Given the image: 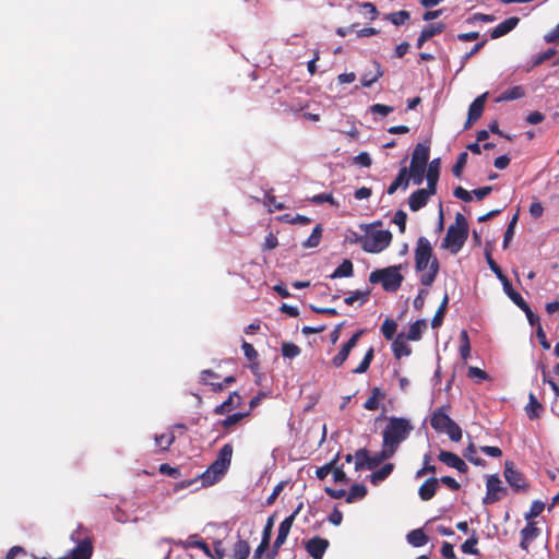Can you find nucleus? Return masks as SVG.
<instances>
[{"label":"nucleus","mask_w":559,"mask_h":559,"mask_svg":"<svg viewBox=\"0 0 559 559\" xmlns=\"http://www.w3.org/2000/svg\"><path fill=\"white\" fill-rule=\"evenodd\" d=\"M411 179L407 168L402 167L393 182L399 185L403 190H406Z\"/></svg>","instance_id":"nucleus-48"},{"label":"nucleus","mask_w":559,"mask_h":559,"mask_svg":"<svg viewBox=\"0 0 559 559\" xmlns=\"http://www.w3.org/2000/svg\"><path fill=\"white\" fill-rule=\"evenodd\" d=\"M370 294V290L367 289L365 292L362 290H355L348 297L344 299L345 304L348 306H352L355 301L361 299V302H366L368 299V296Z\"/></svg>","instance_id":"nucleus-47"},{"label":"nucleus","mask_w":559,"mask_h":559,"mask_svg":"<svg viewBox=\"0 0 559 559\" xmlns=\"http://www.w3.org/2000/svg\"><path fill=\"white\" fill-rule=\"evenodd\" d=\"M247 416V413H235L233 415L227 416L223 421L222 425L224 428H230L231 426L238 424L241 419H243Z\"/></svg>","instance_id":"nucleus-56"},{"label":"nucleus","mask_w":559,"mask_h":559,"mask_svg":"<svg viewBox=\"0 0 559 559\" xmlns=\"http://www.w3.org/2000/svg\"><path fill=\"white\" fill-rule=\"evenodd\" d=\"M467 377L469 379H475L477 382L488 379V374L486 371L481 370L478 367H474V366L468 367Z\"/></svg>","instance_id":"nucleus-53"},{"label":"nucleus","mask_w":559,"mask_h":559,"mask_svg":"<svg viewBox=\"0 0 559 559\" xmlns=\"http://www.w3.org/2000/svg\"><path fill=\"white\" fill-rule=\"evenodd\" d=\"M364 330L357 331L341 348V350L332 359L334 367H341L348 358L352 349L357 345L358 340L364 334Z\"/></svg>","instance_id":"nucleus-12"},{"label":"nucleus","mask_w":559,"mask_h":559,"mask_svg":"<svg viewBox=\"0 0 559 559\" xmlns=\"http://www.w3.org/2000/svg\"><path fill=\"white\" fill-rule=\"evenodd\" d=\"M406 221H407V214L404 211L399 210L395 212L394 217H393V223L399 226V230L401 234L405 233Z\"/></svg>","instance_id":"nucleus-54"},{"label":"nucleus","mask_w":559,"mask_h":559,"mask_svg":"<svg viewBox=\"0 0 559 559\" xmlns=\"http://www.w3.org/2000/svg\"><path fill=\"white\" fill-rule=\"evenodd\" d=\"M439 488V479L436 477L428 478L418 489V495L421 500H430Z\"/></svg>","instance_id":"nucleus-22"},{"label":"nucleus","mask_w":559,"mask_h":559,"mask_svg":"<svg viewBox=\"0 0 559 559\" xmlns=\"http://www.w3.org/2000/svg\"><path fill=\"white\" fill-rule=\"evenodd\" d=\"M382 223L378 221L370 225H360L366 231L364 237V251L368 253H379L388 248L392 241V234L389 230L371 231L373 226H380Z\"/></svg>","instance_id":"nucleus-6"},{"label":"nucleus","mask_w":559,"mask_h":559,"mask_svg":"<svg viewBox=\"0 0 559 559\" xmlns=\"http://www.w3.org/2000/svg\"><path fill=\"white\" fill-rule=\"evenodd\" d=\"M311 202L314 204H322L324 202H329L332 205H335L336 202L334 201V198L331 193H320L316 194L311 198Z\"/></svg>","instance_id":"nucleus-61"},{"label":"nucleus","mask_w":559,"mask_h":559,"mask_svg":"<svg viewBox=\"0 0 559 559\" xmlns=\"http://www.w3.org/2000/svg\"><path fill=\"white\" fill-rule=\"evenodd\" d=\"M393 110V107L383 104H374L370 107L371 112L379 114L381 116H386L391 114Z\"/></svg>","instance_id":"nucleus-63"},{"label":"nucleus","mask_w":559,"mask_h":559,"mask_svg":"<svg viewBox=\"0 0 559 559\" xmlns=\"http://www.w3.org/2000/svg\"><path fill=\"white\" fill-rule=\"evenodd\" d=\"M373 355H374V350L372 347H370L367 353L365 354L361 362L359 364V366L357 368H355L353 370V373H364L366 372L369 367H370V364L373 359Z\"/></svg>","instance_id":"nucleus-43"},{"label":"nucleus","mask_w":559,"mask_h":559,"mask_svg":"<svg viewBox=\"0 0 559 559\" xmlns=\"http://www.w3.org/2000/svg\"><path fill=\"white\" fill-rule=\"evenodd\" d=\"M401 267V265H393L376 270L370 273L369 281L372 284H381L386 292H395L401 287L404 280Z\"/></svg>","instance_id":"nucleus-8"},{"label":"nucleus","mask_w":559,"mask_h":559,"mask_svg":"<svg viewBox=\"0 0 559 559\" xmlns=\"http://www.w3.org/2000/svg\"><path fill=\"white\" fill-rule=\"evenodd\" d=\"M338 459V454H336V456L334 457V460L321 467H319L317 471H316V475L319 479H324L331 472H332V468L335 464V462L337 461Z\"/></svg>","instance_id":"nucleus-58"},{"label":"nucleus","mask_w":559,"mask_h":559,"mask_svg":"<svg viewBox=\"0 0 559 559\" xmlns=\"http://www.w3.org/2000/svg\"><path fill=\"white\" fill-rule=\"evenodd\" d=\"M468 236V227L466 218L463 214L457 213L455 216V224L450 225L447 235L442 240L441 247L450 250L451 253L456 254L464 246Z\"/></svg>","instance_id":"nucleus-3"},{"label":"nucleus","mask_w":559,"mask_h":559,"mask_svg":"<svg viewBox=\"0 0 559 559\" xmlns=\"http://www.w3.org/2000/svg\"><path fill=\"white\" fill-rule=\"evenodd\" d=\"M450 405H443L437 408L430 418L431 427L438 432H444L449 438L457 442L462 439L461 427L448 415Z\"/></svg>","instance_id":"nucleus-4"},{"label":"nucleus","mask_w":559,"mask_h":559,"mask_svg":"<svg viewBox=\"0 0 559 559\" xmlns=\"http://www.w3.org/2000/svg\"><path fill=\"white\" fill-rule=\"evenodd\" d=\"M407 542L414 547H421L428 543V536L421 528L411 531L406 536Z\"/></svg>","instance_id":"nucleus-33"},{"label":"nucleus","mask_w":559,"mask_h":559,"mask_svg":"<svg viewBox=\"0 0 559 559\" xmlns=\"http://www.w3.org/2000/svg\"><path fill=\"white\" fill-rule=\"evenodd\" d=\"M486 260L488 263L489 269L497 275V277L502 281L507 276L502 273L500 266L495 262V260L491 258V254L487 251L486 252Z\"/></svg>","instance_id":"nucleus-59"},{"label":"nucleus","mask_w":559,"mask_h":559,"mask_svg":"<svg viewBox=\"0 0 559 559\" xmlns=\"http://www.w3.org/2000/svg\"><path fill=\"white\" fill-rule=\"evenodd\" d=\"M525 92L524 88L520 85L513 86L511 88H508L503 93H501L497 98L496 102H509V100H515L524 97Z\"/></svg>","instance_id":"nucleus-30"},{"label":"nucleus","mask_w":559,"mask_h":559,"mask_svg":"<svg viewBox=\"0 0 559 559\" xmlns=\"http://www.w3.org/2000/svg\"><path fill=\"white\" fill-rule=\"evenodd\" d=\"M411 17V14L406 10H401L397 12L389 13L385 19L390 21L395 26H401L405 24Z\"/></svg>","instance_id":"nucleus-38"},{"label":"nucleus","mask_w":559,"mask_h":559,"mask_svg":"<svg viewBox=\"0 0 559 559\" xmlns=\"http://www.w3.org/2000/svg\"><path fill=\"white\" fill-rule=\"evenodd\" d=\"M545 504L542 501H534L531 509L525 513V520L530 521L533 518L538 516L544 511Z\"/></svg>","instance_id":"nucleus-55"},{"label":"nucleus","mask_w":559,"mask_h":559,"mask_svg":"<svg viewBox=\"0 0 559 559\" xmlns=\"http://www.w3.org/2000/svg\"><path fill=\"white\" fill-rule=\"evenodd\" d=\"M407 338H405L404 333L397 334L395 340L392 343V350L394 356L400 359L402 357L409 356L412 354V348L407 344Z\"/></svg>","instance_id":"nucleus-20"},{"label":"nucleus","mask_w":559,"mask_h":559,"mask_svg":"<svg viewBox=\"0 0 559 559\" xmlns=\"http://www.w3.org/2000/svg\"><path fill=\"white\" fill-rule=\"evenodd\" d=\"M412 430L413 426L408 419L404 417H390L382 432V443L395 453L400 444L408 438Z\"/></svg>","instance_id":"nucleus-2"},{"label":"nucleus","mask_w":559,"mask_h":559,"mask_svg":"<svg viewBox=\"0 0 559 559\" xmlns=\"http://www.w3.org/2000/svg\"><path fill=\"white\" fill-rule=\"evenodd\" d=\"M467 157L468 155L466 152H462L459 154L456 163L452 167V173L455 177L460 178L462 176V171L466 165Z\"/></svg>","instance_id":"nucleus-46"},{"label":"nucleus","mask_w":559,"mask_h":559,"mask_svg":"<svg viewBox=\"0 0 559 559\" xmlns=\"http://www.w3.org/2000/svg\"><path fill=\"white\" fill-rule=\"evenodd\" d=\"M300 354V348L294 343L282 344V355L285 358H295Z\"/></svg>","instance_id":"nucleus-50"},{"label":"nucleus","mask_w":559,"mask_h":559,"mask_svg":"<svg viewBox=\"0 0 559 559\" xmlns=\"http://www.w3.org/2000/svg\"><path fill=\"white\" fill-rule=\"evenodd\" d=\"M439 261L433 257L430 241L426 237H419L415 249V269L417 272H425L420 276V284L431 286L439 272Z\"/></svg>","instance_id":"nucleus-1"},{"label":"nucleus","mask_w":559,"mask_h":559,"mask_svg":"<svg viewBox=\"0 0 559 559\" xmlns=\"http://www.w3.org/2000/svg\"><path fill=\"white\" fill-rule=\"evenodd\" d=\"M430 148L429 145L418 143L412 154L411 165L408 175L412 178L414 185H421L425 177V171L429 160Z\"/></svg>","instance_id":"nucleus-9"},{"label":"nucleus","mask_w":559,"mask_h":559,"mask_svg":"<svg viewBox=\"0 0 559 559\" xmlns=\"http://www.w3.org/2000/svg\"><path fill=\"white\" fill-rule=\"evenodd\" d=\"M354 266L350 260L345 259L330 275L331 278L349 277L353 275Z\"/></svg>","instance_id":"nucleus-35"},{"label":"nucleus","mask_w":559,"mask_h":559,"mask_svg":"<svg viewBox=\"0 0 559 559\" xmlns=\"http://www.w3.org/2000/svg\"><path fill=\"white\" fill-rule=\"evenodd\" d=\"M70 539L76 546L69 551V555L59 559H91L93 555V538L85 527L79 525L71 533Z\"/></svg>","instance_id":"nucleus-5"},{"label":"nucleus","mask_w":559,"mask_h":559,"mask_svg":"<svg viewBox=\"0 0 559 559\" xmlns=\"http://www.w3.org/2000/svg\"><path fill=\"white\" fill-rule=\"evenodd\" d=\"M250 546L248 542L238 539L234 545L233 559H248Z\"/></svg>","instance_id":"nucleus-36"},{"label":"nucleus","mask_w":559,"mask_h":559,"mask_svg":"<svg viewBox=\"0 0 559 559\" xmlns=\"http://www.w3.org/2000/svg\"><path fill=\"white\" fill-rule=\"evenodd\" d=\"M241 347L248 360L254 361L258 358V352L250 343L243 341Z\"/></svg>","instance_id":"nucleus-60"},{"label":"nucleus","mask_w":559,"mask_h":559,"mask_svg":"<svg viewBox=\"0 0 559 559\" xmlns=\"http://www.w3.org/2000/svg\"><path fill=\"white\" fill-rule=\"evenodd\" d=\"M394 454L395 453L392 450L390 452L389 448L382 444V450L380 452L374 455L368 454L366 468L371 471L379 466L383 461L391 459Z\"/></svg>","instance_id":"nucleus-23"},{"label":"nucleus","mask_w":559,"mask_h":559,"mask_svg":"<svg viewBox=\"0 0 559 559\" xmlns=\"http://www.w3.org/2000/svg\"><path fill=\"white\" fill-rule=\"evenodd\" d=\"M240 401H241L240 395L237 392H234L228 396V399L225 402H223L222 404L217 405L214 408V413L217 415H224L230 408L239 406Z\"/></svg>","instance_id":"nucleus-26"},{"label":"nucleus","mask_w":559,"mask_h":559,"mask_svg":"<svg viewBox=\"0 0 559 559\" xmlns=\"http://www.w3.org/2000/svg\"><path fill=\"white\" fill-rule=\"evenodd\" d=\"M397 323L393 319H385L381 326L383 336L391 341L396 332Z\"/></svg>","instance_id":"nucleus-42"},{"label":"nucleus","mask_w":559,"mask_h":559,"mask_svg":"<svg viewBox=\"0 0 559 559\" xmlns=\"http://www.w3.org/2000/svg\"><path fill=\"white\" fill-rule=\"evenodd\" d=\"M504 478L514 491L525 490L527 488L523 474L515 468L512 462L504 464Z\"/></svg>","instance_id":"nucleus-11"},{"label":"nucleus","mask_w":559,"mask_h":559,"mask_svg":"<svg viewBox=\"0 0 559 559\" xmlns=\"http://www.w3.org/2000/svg\"><path fill=\"white\" fill-rule=\"evenodd\" d=\"M364 237L365 235H358L354 230H348L345 236V240L349 243H359L361 249L364 250Z\"/></svg>","instance_id":"nucleus-62"},{"label":"nucleus","mask_w":559,"mask_h":559,"mask_svg":"<svg viewBox=\"0 0 559 559\" xmlns=\"http://www.w3.org/2000/svg\"><path fill=\"white\" fill-rule=\"evenodd\" d=\"M433 194L435 193L430 192V189H428V188L416 190L408 198L409 210L412 212L419 211L427 204L429 197H431Z\"/></svg>","instance_id":"nucleus-16"},{"label":"nucleus","mask_w":559,"mask_h":559,"mask_svg":"<svg viewBox=\"0 0 559 559\" xmlns=\"http://www.w3.org/2000/svg\"><path fill=\"white\" fill-rule=\"evenodd\" d=\"M444 28H445V24L441 23V22L427 25L421 31V33L417 39L416 47L421 48L426 40L430 39L431 37H433L436 35L441 34L444 31Z\"/></svg>","instance_id":"nucleus-19"},{"label":"nucleus","mask_w":559,"mask_h":559,"mask_svg":"<svg viewBox=\"0 0 559 559\" xmlns=\"http://www.w3.org/2000/svg\"><path fill=\"white\" fill-rule=\"evenodd\" d=\"M503 290L508 295V297L519 307L524 308L526 307V301L523 299L520 293L515 292L509 282L508 277L503 278L501 281Z\"/></svg>","instance_id":"nucleus-27"},{"label":"nucleus","mask_w":559,"mask_h":559,"mask_svg":"<svg viewBox=\"0 0 559 559\" xmlns=\"http://www.w3.org/2000/svg\"><path fill=\"white\" fill-rule=\"evenodd\" d=\"M539 535V528L536 527L535 523L528 522L525 527L521 530V543L520 547L523 550H528V544L537 538Z\"/></svg>","instance_id":"nucleus-21"},{"label":"nucleus","mask_w":559,"mask_h":559,"mask_svg":"<svg viewBox=\"0 0 559 559\" xmlns=\"http://www.w3.org/2000/svg\"><path fill=\"white\" fill-rule=\"evenodd\" d=\"M367 495V487L362 484H355L350 487L347 496H346V502L353 503L357 500H361Z\"/></svg>","instance_id":"nucleus-34"},{"label":"nucleus","mask_w":559,"mask_h":559,"mask_svg":"<svg viewBox=\"0 0 559 559\" xmlns=\"http://www.w3.org/2000/svg\"><path fill=\"white\" fill-rule=\"evenodd\" d=\"M394 465L392 463L384 464L380 469L373 472L370 476V483L374 486L386 479L393 472Z\"/></svg>","instance_id":"nucleus-29"},{"label":"nucleus","mask_w":559,"mask_h":559,"mask_svg":"<svg viewBox=\"0 0 559 559\" xmlns=\"http://www.w3.org/2000/svg\"><path fill=\"white\" fill-rule=\"evenodd\" d=\"M438 459L449 467L455 468L460 473H466L468 469L466 463L453 452L441 450Z\"/></svg>","instance_id":"nucleus-15"},{"label":"nucleus","mask_w":559,"mask_h":559,"mask_svg":"<svg viewBox=\"0 0 559 559\" xmlns=\"http://www.w3.org/2000/svg\"><path fill=\"white\" fill-rule=\"evenodd\" d=\"M301 508H302V504L300 503L289 516H287L286 519H284L281 522V524L278 526V531H277V536L274 540L276 547H282V545L286 542L287 536L290 532L292 525L294 523V520H295L296 515L299 513V511L301 510Z\"/></svg>","instance_id":"nucleus-14"},{"label":"nucleus","mask_w":559,"mask_h":559,"mask_svg":"<svg viewBox=\"0 0 559 559\" xmlns=\"http://www.w3.org/2000/svg\"><path fill=\"white\" fill-rule=\"evenodd\" d=\"M476 544H477V539L474 537H471L462 544L461 549L464 554L477 555L478 549L476 548Z\"/></svg>","instance_id":"nucleus-57"},{"label":"nucleus","mask_w":559,"mask_h":559,"mask_svg":"<svg viewBox=\"0 0 559 559\" xmlns=\"http://www.w3.org/2000/svg\"><path fill=\"white\" fill-rule=\"evenodd\" d=\"M544 40L547 44H551V43H555V41L559 43V23L556 25V27L551 32L547 33L544 36Z\"/></svg>","instance_id":"nucleus-64"},{"label":"nucleus","mask_w":559,"mask_h":559,"mask_svg":"<svg viewBox=\"0 0 559 559\" xmlns=\"http://www.w3.org/2000/svg\"><path fill=\"white\" fill-rule=\"evenodd\" d=\"M476 448L471 443L464 451V456L475 465H484V460L476 456Z\"/></svg>","instance_id":"nucleus-52"},{"label":"nucleus","mask_w":559,"mask_h":559,"mask_svg":"<svg viewBox=\"0 0 559 559\" xmlns=\"http://www.w3.org/2000/svg\"><path fill=\"white\" fill-rule=\"evenodd\" d=\"M322 237V227L321 225H317L311 235L302 242L304 248H316L321 240Z\"/></svg>","instance_id":"nucleus-40"},{"label":"nucleus","mask_w":559,"mask_h":559,"mask_svg":"<svg viewBox=\"0 0 559 559\" xmlns=\"http://www.w3.org/2000/svg\"><path fill=\"white\" fill-rule=\"evenodd\" d=\"M486 43H487V40L484 39V40L475 44L474 47L462 57L461 67H460L459 71H461L465 67V63L467 62V60L469 58H472L473 56H475L486 45Z\"/></svg>","instance_id":"nucleus-51"},{"label":"nucleus","mask_w":559,"mask_h":559,"mask_svg":"<svg viewBox=\"0 0 559 559\" xmlns=\"http://www.w3.org/2000/svg\"><path fill=\"white\" fill-rule=\"evenodd\" d=\"M556 55V50L554 48H549L547 49L546 51H544L543 53H539L537 56H534L531 60L532 64L531 67L528 68V71L535 67H538L540 66L543 62H545L546 60L550 59L551 57H554Z\"/></svg>","instance_id":"nucleus-44"},{"label":"nucleus","mask_w":559,"mask_h":559,"mask_svg":"<svg viewBox=\"0 0 559 559\" xmlns=\"http://www.w3.org/2000/svg\"><path fill=\"white\" fill-rule=\"evenodd\" d=\"M486 488V497L483 499L484 504L495 503L507 495V488L502 485L501 479L497 475L488 476Z\"/></svg>","instance_id":"nucleus-10"},{"label":"nucleus","mask_w":559,"mask_h":559,"mask_svg":"<svg viewBox=\"0 0 559 559\" xmlns=\"http://www.w3.org/2000/svg\"><path fill=\"white\" fill-rule=\"evenodd\" d=\"M427 328V321L425 319H418L411 324L405 338L408 341H419L421 338L423 331Z\"/></svg>","instance_id":"nucleus-28"},{"label":"nucleus","mask_w":559,"mask_h":559,"mask_svg":"<svg viewBox=\"0 0 559 559\" xmlns=\"http://www.w3.org/2000/svg\"><path fill=\"white\" fill-rule=\"evenodd\" d=\"M176 545H178L185 549H188L190 547L199 548L204 552L205 556L213 557L207 544L202 539H198L197 535H190V537L187 542L179 540L176 543Z\"/></svg>","instance_id":"nucleus-24"},{"label":"nucleus","mask_w":559,"mask_h":559,"mask_svg":"<svg viewBox=\"0 0 559 559\" xmlns=\"http://www.w3.org/2000/svg\"><path fill=\"white\" fill-rule=\"evenodd\" d=\"M440 158L432 159L427 168L426 179H427V188L430 189V192H437V183L440 175Z\"/></svg>","instance_id":"nucleus-17"},{"label":"nucleus","mask_w":559,"mask_h":559,"mask_svg":"<svg viewBox=\"0 0 559 559\" xmlns=\"http://www.w3.org/2000/svg\"><path fill=\"white\" fill-rule=\"evenodd\" d=\"M233 452L234 449L230 443H226L221 448L216 460L209 466L202 476L204 483L214 484L225 475L230 466Z\"/></svg>","instance_id":"nucleus-7"},{"label":"nucleus","mask_w":559,"mask_h":559,"mask_svg":"<svg viewBox=\"0 0 559 559\" xmlns=\"http://www.w3.org/2000/svg\"><path fill=\"white\" fill-rule=\"evenodd\" d=\"M520 22V19L518 16H511L500 24H498L490 32V37L492 39L500 38L508 33H510L512 29H514Z\"/></svg>","instance_id":"nucleus-18"},{"label":"nucleus","mask_w":559,"mask_h":559,"mask_svg":"<svg viewBox=\"0 0 559 559\" xmlns=\"http://www.w3.org/2000/svg\"><path fill=\"white\" fill-rule=\"evenodd\" d=\"M428 460H431V456H430V454L426 453L424 455V460H423V467L416 472V475H415L416 478H421L428 473H430V474L436 473V466L428 465Z\"/></svg>","instance_id":"nucleus-49"},{"label":"nucleus","mask_w":559,"mask_h":559,"mask_svg":"<svg viewBox=\"0 0 559 559\" xmlns=\"http://www.w3.org/2000/svg\"><path fill=\"white\" fill-rule=\"evenodd\" d=\"M379 397H384L383 392L379 388H373L371 395L365 402L364 407L368 411H376L379 407Z\"/></svg>","instance_id":"nucleus-39"},{"label":"nucleus","mask_w":559,"mask_h":559,"mask_svg":"<svg viewBox=\"0 0 559 559\" xmlns=\"http://www.w3.org/2000/svg\"><path fill=\"white\" fill-rule=\"evenodd\" d=\"M369 451L367 449H359L355 453V469L360 471L362 468H366L367 459H368Z\"/></svg>","instance_id":"nucleus-45"},{"label":"nucleus","mask_w":559,"mask_h":559,"mask_svg":"<svg viewBox=\"0 0 559 559\" xmlns=\"http://www.w3.org/2000/svg\"><path fill=\"white\" fill-rule=\"evenodd\" d=\"M373 66L376 69L373 74L371 72H366L361 75L360 82L364 87H370L383 75V71L381 69L380 63L378 61H374Z\"/></svg>","instance_id":"nucleus-32"},{"label":"nucleus","mask_w":559,"mask_h":559,"mask_svg":"<svg viewBox=\"0 0 559 559\" xmlns=\"http://www.w3.org/2000/svg\"><path fill=\"white\" fill-rule=\"evenodd\" d=\"M528 400L530 402L525 407L526 415L528 416L530 419L538 418L540 416V413L543 412L542 404L538 402L537 397L532 392L528 395Z\"/></svg>","instance_id":"nucleus-31"},{"label":"nucleus","mask_w":559,"mask_h":559,"mask_svg":"<svg viewBox=\"0 0 559 559\" xmlns=\"http://www.w3.org/2000/svg\"><path fill=\"white\" fill-rule=\"evenodd\" d=\"M487 98V93L479 95L474 102L469 105L468 116L469 120H478L481 117L484 111L485 102Z\"/></svg>","instance_id":"nucleus-25"},{"label":"nucleus","mask_w":559,"mask_h":559,"mask_svg":"<svg viewBox=\"0 0 559 559\" xmlns=\"http://www.w3.org/2000/svg\"><path fill=\"white\" fill-rule=\"evenodd\" d=\"M448 304H449V296H448V294H445L441 301V305L439 306L437 312L435 313V316L431 320V326L433 329H437L442 324L443 317H444L447 308H448Z\"/></svg>","instance_id":"nucleus-37"},{"label":"nucleus","mask_w":559,"mask_h":559,"mask_svg":"<svg viewBox=\"0 0 559 559\" xmlns=\"http://www.w3.org/2000/svg\"><path fill=\"white\" fill-rule=\"evenodd\" d=\"M329 546H330L329 540L325 538H322L320 536H314L305 543V548H306L307 552L313 559H321L324 556Z\"/></svg>","instance_id":"nucleus-13"},{"label":"nucleus","mask_w":559,"mask_h":559,"mask_svg":"<svg viewBox=\"0 0 559 559\" xmlns=\"http://www.w3.org/2000/svg\"><path fill=\"white\" fill-rule=\"evenodd\" d=\"M174 441H175L174 432L162 433V435L155 436V444L163 451L168 450L169 447L174 443Z\"/></svg>","instance_id":"nucleus-41"}]
</instances>
